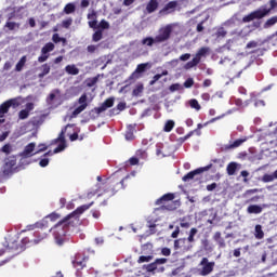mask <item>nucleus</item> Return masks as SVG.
I'll return each instance as SVG.
<instances>
[{
  "label": "nucleus",
  "instance_id": "c9c22d12",
  "mask_svg": "<svg viewBox=\"0 0 277 277\" xmlns=\"http://www.w3.org/2000/svg\"><path fill=\"white\" fill-rule=\"evenodd\" d=\"M144 92V84H137L132 91V96H141Z\"/></svg>",
  "mask_w": 277,
  "mask_h": 277
},
{
  "label": "nucleus",
  "instance_id": "bb28decb",
  "mask_svg": "<svg viewBox=\"0 0 277 277\" xmlns=\"http://www.w3.org/2000/svg\"><path fill=\"white\" fill-rule=\"evenodd\" d=\"M35 237H37V238H35L32 240V243H35V246H36V245L40 243V241H43V239H47V233L41 234L40 232H35Z\"/></svg>",
  "mask_w": 277,
  "mask_h": 277
},
{
  "label": "nucleus",
  "instance_id": "49530a36",
  "mask_svg": "<svg viewBox=\"0 0 277 277\" xmlns=\"http://www.w3.org/2000/svg\"><path fill=\"white\" fill-rule=\"evenodd\" d=\"M224 116H226V114H223L221 116H217V117H214V118L210 119L209 121L203 123V127H208V124H213V122H217V120H222V118H224Z\"/></svg>",
  "mask_w": 277,
  "mask_h": 277
},
{
  "label": "nucleus",
  "instance_id": "7c9ffc66",
  "mask_svg": "<svg viewBox=\"0 0 277 277\" xmlns=\"http://www.w3.org/2000/svg\"><path fill=\"white\" fill-rule=\"evenodd\" d=\"M142 44L146 47H153L154 44H157L156 37H147L142 40Z\"/></svg>",
  "mask_w": 277,
  "mask_h": 277
},
{
  "label": "nucleus",
  "instance_id": "864d4df0",
  "mask_svg": "<svg viewBox=\"0 0 277 277\" xmlns=\"http://www.w3.org/2000/svg\"><path fill=\"white\" fill-rule=\"evenodd\" d=\"M97 29H109V22L102 19L97 26Z\"/></svg>",
  "mask_w": 277,
  "mask_h": 277
},
{
  "label": "nucleus",
  "instance_id": "39448f33",
  "mask_svg": "<svg viewBox=\"0 0 277 277\" xmlns=\"http://www.w3.org/2000/svg\"><path fill=\"white\" fill-rule=\"evenodd\" d=\"M168 263V259L166 258H159L156 259L153 263L145 265L146 272L153 273V272H158V273H163L166 272V267L161 265H166Z\"/></svg>",
  "mask_w": 277,
  "mask_h": 277
},
{
  "label": "nucleus",
  "instance_id": "3c124183",
  "mask_svg": "<svg viewBox=\"0 0 277 277\" xmlns=\"http://www.w3.org/2000/svg\"><path fill=\"white\" fill-rule=\"evenodd\" d=\"M47 217H49V220H51V222H57V220H60L62 217V215H60V213L52 212Z\"/></svg>",
  "mask_w": 277,
  "mask_h": 277
},
{
  "label": "nucleus",
  "instance_id": "5701e85b",
  "mask_svg": "<svg viewBox=\"0 0 277 277\" xmlns=\"http://www.w3.org/2000/svg\"><path fill=\"white\" fill-rule=\"evenodd\" d=\"M254 237L255 239H263V237H265V232H263V226L261 224L255 225Z\"/></svg>",
  "mask_w": 277,
  "mask_h": 277
},
{
  "label": "nucleus",
  "instance_id": "473e14b6",
  "mask_svg": "<svg viewBox=\"0 0 277 277\" xmlns=\"http://www.w3.org/2000/svg\"><path fill=\"white\" fill-rule=\"evenodd\" d=\"M25 64H27V56H22L15 66V70H23V68H25Z\"/></svg>",
  "mask_w": 277,
  "mask_h": 277
},
{
  "label": "nucleus",
  "instance_id": "680f3d73",
  "mask_svg": "<svg viewBox=\"0 0 277 277\" xmlns=\"http://www.w3.org/2000/svg\"><path fill=\"white\" fill-rule=\"evenodd\" d=\"M179 235H181V228L179 226L175 227V229L173 230V233L171 234L172 239H176V237H179Z\"/></svg>",
  "mask_w": 277,
  "mask_h": 277
},
{
  "label": "nucleus",
  "instance_id": "5fc2aeb1",
  "mask_svg": "<svg viewBox=\"0 0 277 277\" xmlns=\"http://www.w3.org/2000/svg\"><path fill=\"white\" fill-rule=\"evenodd\" d=\"M226 30L224 29V27H221L217 29L216 31V37L217 38H226Z\"/></svg>",
  "mask_w": 277,
  "mask_h": 277
},
{
  "label": "nucleus",
  "instance_id": "6e6d98bb",
  "mask_svg": "<svg viewBox=\"0 0 277 277\" xmlns=\"http://www.w3.org/2000/svg\"><path fill=\"white\" fill-rule=\"evenodd\" d=\"M183 85H184V88H187V89L193 88L194 87V78L186 79Z\"/></svg>",
  "mask_w": 277,
  "mask_h": 277
},
{
  "label": "nucleus",
  "instance_id": "72a5a7b5",
  "mask_svg": "<svg viewBox=\"0 0 277 277\" xmlns=\"http://www.w3.org/2000/svg\"><path fill=\"white\" fill-rule=\"evenodd\" d=\"M174 124H175L174 120H168L163 127L164 133H170L172 131V129H174Z\"/></svg>",
  "mask_w": 277,
  "mask_h": 277
},
{
  "label": "nucleus",
  "instance_id": "f03ea898",
  "mask_svg": "<svg viewBox=\"0 0 277 277\" xmlns=\"http://www.w3.org/2000/svg\"><path fill=\"white\" fill-rule=\"evenodd\" d=\"M118 193V188H116V184L114 182H106L102 186L98 187L94 193H89L88 198H92V196H103V194H109V197L116 196Z\"/></svg>",
  "mask_w": 277,
  "mask_h": 277
},
{
  "label": "nucleus",
  "instance_id": "09e8293b",
  "mask_svg": "<svg viewBox=\"0 0 277 277\" xmlns=\"http://www.w3.org/2000/svg\"><path fill=\"white\" fill-rule=\"evenodd\" d=\"M66 127L62 129L58 137L55 140V142H66Z\"/></svg>",
  "mask_w": 277,
  "mask_h": 277
},
{
  "label": "nucleus",
  "instance_id": "412c9836",
  "mask_svg": "<svg viewBox=\"0 0 277 277\" xmlns=\"http://www.w3.org/2000/svg\"><path fill=\"white\" fill-rule=\"evenodd\" d=\"M247 213L249 214H254V215H259L260 213H263V207L259 206V205H250L247 208Z\"/></svg>",
  "mask_w": 277,
  "mask_h": 277
},
{
  "label": "nucleus",
  "instance_id": "13d9d810",
  "mask_svg": "<svg viewBox=\"0 0 277 277\" xmlns=\"http://www.w3.org/2000/svg\"><path fill=\"white\" fill-rule=\"evenodd\" d=\"M180 226L181 228H189V226H192V224L187 221H185V219H180Z\"/></svg>",
  "mask_w": 277,
  "mask_h": 277
},
{
  "label": "nucleus",
  "instance_id": "4be33fe9",
  "mask_svg": "<svg viewBox=\"0 0 277 277\" xmlns=\"http://www.w3.org/2000/svg\"><path fill=\"white\" fill-rule=\"evenodd\" d=\"M159 8V1L157 0H149L146 5V11L148 14H153V12H157V9Z\"/></svg>",
  "mask_w": 277,
  "mask_h": 277
},
{
  "label": "nucleus",
  "instance_id": "2f4dec72",
  "mask_svg": "<svg viewBox=\"0 0 277 277\" xmlns=\"http://www.w3.org/2000/svg\"><path fill=\"white\" fill-rule=\"evenodd\" d=\"M166 75H168V70H164L161 74L155 75L153 80H150L149 85H155L157 81H159L161 77H166Z\"/></svg>",
  "mask_w": 277,
  "mask_h": 277
},
{
  "label": "nucleus",
  "instance_id": "c85d7f7f",
  "mask_svg": "<svg viewBox=\"0 0 277 277\" xmlns=\"http://www.w3.org/2000/svg\"><path fill=\"white\" fill-rule=\"evenodd\" d=\"M54 49H55V44H53V42H48L41 49V53H45L49 55V53H51V51H54Z\"/></svg>",
  "mask_w": 277,
  "mask_h": 277
},
{
  "label": "nucleus",
  "instance_id": "dca6fc26",
  "mask_svg": "<svg viewBox=\"0 0 277 277\" xmlns=\"http://www.w3.org/2000/svg\"><path fill=\"white\" fill-rule=\"evenodd\" d=\"M174 200V194L168 193L164 194L162 197L156 200V205L161 206L166 209V203L167 202H172Z\"/></svg>",
  "mask_w": 277,
  "mask_h": 277
},
{
  "label": "nucleus",
  "instance_id": "1a4fd4ad",
  "mask_svg": "<svg viewBox=\"0 0 277 277\" xmlns=\"http://www.w3.org/2000/svg\"><path fill=\"white\" fill-rule=\"evenodd\" d=\"M14 168H16V156H10L5 159L3 164V174L4 176H10L12 172H14Z\"/></svg>",
  "mask_w": 277,
  "mask_h": 277
},
{
  "label": "nucleus",
  "instance_id": "69168bd1",
  "mask_svg": "<svg viewBox=\"0 0 277 277\" xmlns=\"http://www.w3.org/2000/svg\"><path fill=\"white\" fill-rule=\"evenodd\" d=\"M39 166L41 168H47V166H49V158H43L39 161Z\"/></svg>",
  "mask_w": 277,
  "mask_h": 277
},
{
  "label": "nucleus",
  "instance_id": "f3484780",
  "mask_svg": "<svg viewBox=\"0 0 277 277\" xmlns=\"http://www.w3.org/2000/svg\"><path fill=\"white\" fill-rule=\"evenodd\" d=\"M107 64H111V60H109L107 56H102L95 61V68L105 70V68H107Z\"/></svg>",
  "mask_w": 277,
  "mask_h": 277
},
{
  "label": "nucleus",
  "instance_id": "9b49d317",
  "mask_svg": "<svg viewBox=\"0 0 277 277\" xmlns=\"http://www.w3.org/2000/svg\"><path fill=\"white\" fill-rule=\"evenodd\" d=\"M89 258L83 253H77L72 260V266L76 269H83L88 265Z\"/></svg>",
  "mask_w": 277,
  "mask_h": 277
},
{
  "label": "nucleus",
  "instance_id": "8fccbe9b",
  "mask_svg": "<svg viewBox=\"0 0 277 277\" xmlns=\"http://www.w3.org/2000/svg\"><path fill=\"white\" fill-rule=\"evenodd\" d=\"M202 247L203 250H206L207 252H213V247H211V243L209 242V240H203L202 241Z\"/></svg>",
  "mask_w": 277,
  "mask_h": 277
},
{
  "label": "nucleus",
  "instance_id": "c756f323",
  "mask_svg": "<svg viewBox=\"0 0 277 277\" xmlns=\"http://www.w3.org/2000/svg\"><path fill=\"white\" fill-rule=\"evenodd\" d=\"M186 241V238H180L174 240V250H181V248L185 246Z\"/></svg>",
  "mask_w": 277,
  "mask_h": 277
},
{
  "label": "nucleus",
  "instance_id": "0eeeda50",
  "mask_svg": "<svg viewBox=\"0 0 277 277\" xmlns=\"http://www.w3.org/2000/svg\"><path fill=\"white\" fill-rule=\"evenodd\" d=\"M200 265L202 267L199 269V276H209L215 267V262H209L208 258H202Z\"/></svg>",
  "mask_w": 277,
  "mask_h": 277
},
{
  "label": "nucleus",
  "instance_id": "4468645a",
  "mask_svg": "<svg viewBox=\"0 0 277 277\" xmlns=\"http://www.w3.org/2000/svg\"><path fill=\"white\" fill-rule=\"evenodd\" d=\"M110 107H114V97L107 98L101 106L95 107L94 111L96 114H103V111H107Z\"/></svg>",
  "mask_w": 277,
  "mask_h": 277
},
{
  "label": "nucleus",
  "instance_id": "ddd939ff",
  "mask_svg": "<svg viewBox=\"0 0 277 277\" xmlns=\"http://www.w3.org/2000/svg\"><path fill=\"white\" fill-rule=\"evenodd\" d=\"M176 8H179V1H170L159 11V15L168 16V14L175 12Z\"/></svg>",
  "mask_w": 277,
  "mask_h": 277
},
{
  "label": "nucleus",
  "instance_id": "aec40b11",
  "mask_svg": "<svg viewBox=\"0 0 277 277\" xmlns=\"http://www.w3.org/2000/svg\"><path fill=\"white\" fill-rule=\"evenodd\" d=\"M212 239L217 243L219 248H226V241L222 237L221 232H215Z\"/></svg>",
  "mask_w": 277,
  "mask_h": 277
},
{
  "label": "nucleus",
  "instance_id": "2eb2a0df",
  "mask_svg": "<svg viewBox=\"0 0 277 277\" xmlns=\"http://www.w3.org/2000/svg\"><path fill=\"white\" fill-rule=\"evenodd\" d=\"M34 150H36V143H29L25 146L24 150L21 154V157H23L24 159H28V157H34V155H36Z\"/></svg>",
  "mask_w": 277,
  "mask_h": 277
},
{
  "label": "nucleus",
  "instance_id": "79ce46f5",
  "mask_svg": "<svg viewBox=\"0 0 277 277\" xmlns=\"http://www.w3.org/2000/svg\"><path fill=\"white\" fill-rule=\"evenodd\" d=\"M189 105L192 107V109H196V111H200V103H198V100L193 98L189 101Z\"/></svg>",
  "mask_w": 277,
  "mask_h": 277
},
{
  "label": "nucleus",
  "instance_id": "20e7f679",
  "mask_svg": "<svg viewBox=\"0 0 277 277\" xmlns=\"http://www.w3.org/2000/svg\"><path fill=\"white\" fill-rule=\"evenodd\" d=\"M213 168V163H210L206 167H200L194 171L188 172L186 175H184L182 177V181H184V183H187V181H192L194 179H196V181H198V179H200V174H202V172H209V170H211Z\"/></svg>",
  "mask_w": 277,
  "mask_h": 277
},
{
  "label": "nucleus",
  "instance_id": "a18cd8bd",
  "mask_svg": "<svg viewBox=\"0 0 277 277\" xmlns=\"http://www.w3.org/2000/svg\"><path fill=\"white\" fill-rule=\"evenodd\" d=\"M276 179V176H274L273 174H264L262 177L263 183H272L274 180Z\"/></svg>",
  "mask_w": 277,
  "mask_h": 277
},
{
  "label": "nucleus",
  "instance_id": "a211bd4d",
  "mask_svg": "<svg viewBox=\"0 0 277 277\" xmlns=\"http://www.w3.org/2000/svg\"><path fill=\"white\" fill-rule=\"evenodd\" d=\"M135 127H137V126L136 124H130V126L127 127L124 137L128 142H133V140H135Z\"/></svg>",
  "mask_w": 277,
  "mask_h": 277
},
{
  "label": "nucleus",
  "instance_id": "cd10ccee",
  "mask_svg": "<svg viewBox=\"0 0 277 277\" xmlns=\"http://www.w3.org/2000/svg\"><path fill=\"white\" fill-rule=\"evenodd\" d=\"M227 174L228 176H234L235 172H237V163L236 162H229L227 164Z\"/></svg>",
  "mask_w": 277,
  "mask_h": 277
},
{
  "label": "nucleus",
  "instance_id": "f257e3e1",
  "mask_svg": "<svg viewBox=\"0 0 277 277\" xmlns=\"http://www.w3.org/2000/svg\"><path fill=\"white\" fill-rule=\"evenodd\" d=\"M94 206V201H91L89 205H82L78 207L75 211L69 213L67 216H65L63 220H61L54 228H60L62 226L64 233H66V229L68 226H75V222H79V216L83 215L88 209Z\"/></svg>",
  "mask_w": 277,
  "mask_h": 277
},
{
  "label": "nucleus",
  "instance_id": "6e6552de",
  "mask_svg": "<svg viewBox=\"0 0 277 277\" xmlns=\"http://www.w3.org/2000/svg\"><path fill=\"white\" fill-rule=\"evenodd\" d=\"M78 103H79V106L77 108H75V110L71 113V118H77L79 116V114H81L82 111H85V109H88V95L82 94L78 98Z\"/></svg>",
  "mask_w": 277,
  "mask_h": 277
},
{
  "label": "nucleus",
  "instance_id": "7ed1b4c3",
  "mask_svg": "<svg viewBox=\"0 0 277 277\" xmlns=\"http://www.w3.org/2000/svg\"><path fill=\"white\" fill-rule=\"evenodd\" d=\"M209 51H211V49L203 47L200 48L196 55L193 57L192 61H189L184 68H186V70H189L196 66H198L202 60V57H207V55H209Z\"/></svg>",
  "mask_w": 277,
  "mask_h": 277
},
{
  "label": "nucleus",
  "instance_id": "4c0bfd02",
  "mask_svg": "<svg viewBox=\"0 0 277 277\" xmlns=\"http://www.w3.org/2000/svg\"><path fill=\"white\" fill-rule=\"evenodd\" d=\"M135 155L137 159H148V153L145 149H137Z\"/></svg>",
  "mask_w": 277,
  "mask_h": 277
},
{
  "label": "nucleus",
  "instance_id": "de8ad7c7",
  "mask_svg": "<svg viewBox=\"0 0 277 277\" xmlns=\"http://www.w3.org/2000/svg\"><path fill=\"white\" fill-rule=\"evenodd\" d=\"M27 118H29V113H28V110L22 109V110L18 113V119H19V120H27Z\"/></svg>",
  "mask_w": 277,
  "mask_h": 277
},
{
  "label": "nucleus",
  "instance_id": "37998d69",
  "mask_svg": "<svg viewBox=\"0 0 277 277\" xmlns=\"http://www.w3.org/2000/svg\"><path fill=\"white\" fill-rule=\"evenodd\" d=\"M76 6L72 3H67L64 8V13L65 14H72L75 12Z\"/></svg>",
  "mask_w": 277,
  "mask_h": 277
},
{
  "label": "nucleus",
  "instance_id": "603ef678",
  "mask_svg": "<svg viewBox=\"0 0 277 277\" xmlns=\"http://www.w3.org/2000/svg\"><path fill=\"white\" fill-rule=\"evenodd\" d=\"M66 148V142H60L56 148H54V154L62 153V150H65Z\"/></svg>",
  "mask_w": 277,
  "mask_h": 277
},
{
  "label": "nucleus",
  "instance_id": "ea45409f",
  "mask_svg": "<svg viewBox=\"0 0 277 277\" xmlns=\"http://www.w3.org/2000/svg\"><path fill=\"white\" fill-rule=\"evenodd\" d=\"M0 153H4V155H10V153H12V144L10 143L4 144L1 147Z\"/></svg>",
  "mask_w": 277,
  "mask_h": 277
},
{
  "label": "nucleus",
  "instance_id": "4d7b16f0",
  "mask_svg": "<svg viewBox=\"0 0 277 277\" xmlns=\"http://www.w3.org/2000/svg\"><path fill=\"white\" fill-rule=\"evenodd\" d=\"M169 90H170L171 92H176V90H183V87H182L181 84H179V83H174V84H171V85L169 87Z\"/></svg>",
  "mask_w": 277,
  "mask_h": 277
},
{
  "label": "nucleus",
  "instance_id": "f704fd0d",
  "mask_svg": "<svg viewBox=\"0 0 277 277\" xmlns=\"http://www.w3.org/2000/svg\"><path fill=\"white\" fill-rule=\"evenodd\" d=\"M277 23V16H273L268 18L264 24V29H268V27H274Z\"/></svg>",
  "mask_w": 277,
  "mask_h": 277
},
{
  "label": "nucleus",
  "instance_id": "b1692460",
  "mask_svg": "<svg viewBox=\"0 0 277 277\" xmlns=\"http://www.w3.org/2000/svg\"><path fill=\"white\" fill-rule=\"evenodd\" d=\"M156 155L157 157H168V154L166 153V149H163V143H158L156 145Z\"/></svg>",
  "mask_w": 277,
  "mask_h": 277
},
{
  "label": "nucleus",
  "instance_id": "58836bf2",
  "mask_svg": "<svg viewBox=\"0 0 277 277\" xmlns=\"http://www.w3.org/2000/svg\"><path fill=\"white\" fill-rule=\"evenodd\" d=\"M52 40L55 44L60 43V42H63V44H66V38L64 37H60V34H54L52 36Z\"/></svg>",
  "mask_w": 277,
  "mask_h": 277
},
{
  "label": "nucleus",
  "instance_id": "6ab92c4d",
  "mask_svg": "<svg viewBox=\"0 0 277 277\" xmlns=\"http://www.w3.org/2000/svg\"><path fill=\"white\" fill-rule=\"evenodd\" d=\"M202 127H207V126H205L202 123H198L197 129L188 132L185 136L181 137L180 142H182V143L187 142V140H189V137H192L194 135V133H197L198 135H201L200 129H202Z\"/></svg>",
  "mask_w": 277,
  "mask_h": 277
},
{
  "label": "nucleus",
  "instance_id": "e433bc0d",
  "mask_svg": "<svg viewBox=\"0 0 277 277\" xmlns=\"http://www.w3.org/2000/svg\"><path fill=\"white\" fill-rule=\"evenodd\" d=\"M103 40V30H96L92 36L93 42H101Z\"/></svg>",
  "mask_w": 277,
  "mask_h": 277
},
{
  "label": "nucleus",
  "instance_id": "f8f14e48",
  "mask_svg": "<svg viewBox=\"0 0 277 277\" xmlns=\"http://www.w3.org/2000/svg\"><path fill=\"white\" fill-rule=\"evenodd\" d=\"M10 107H13V109H16L18 107V101L16 98H11L9 101L3 102L0 105V118H3L8 111H10Z\"/></svg>",
  "mask_w": 277,
  "mask_h": 277
},
{
  "label": "nucleus",
  "instance_id": "9d476101",
  "mask_svg": "<svg viewBox=\"0 0 277 277\" xmlns=\"http://www.w3.org/2000/svg\"><path fill=\"white\" fill-rule=\"evenodd\" d=\"M170 36H172V26L168 25L161 28L159 34L155 37L156 43L167 42V40H170Z\"/></svg>",
  "mask_w": 277,
  "mask_h": 277
},
{
  "label": "nucleus",
  "instance_id": "774afa93",
  "mask_svg": "<svg viewBox=\"0 0 277 277\" xmlns=\"http://www.w3.org/2000/svg\"><path fill=\"white\" fill-rule=\"evenodd\" d=\"M47 145L44 144H39V150L35 151V155H38L40 153H44V150H47Z\"/></svg>",
  "mask_w": 277,
  "mask_h": 277
},
{
  "label": "nucleus",
  "instance_id": "a19ab883",
  "mask_svg": "<svg viewBox=\"0 0 277 277\" xmlns=\"http://www.w3.org/2000/svg\"><path fill=\"white\" fill-rule=\"evenodd\" d=\"M153 261V255H141L137 260V263H150Z\"/></svg>",
  "mask_w": 277,
  "mask_h": 277
},
{
  "label": "nucleus",
  "instance_id": "338daca9",
  "mask_svg": "<svg viewBox=\"0 0 277 277\" xmlns=\"http://www.w3.org/2000/svg\"><path fill=\"white\" fill-rule=\"evenodd\" d=\"M47 60H49V54L47 53H42L41 56L38 57V62L40 63L47 62Z\"/></svg>",
  "mask_w": 277,
  "mask_h": 277
},
{
  "label": "nucleus",
  "instance_id": "052dcab7",
  "mask_svg": "<svg viewBox=\"0 0 277 277\" xmlns=\"http://www.w3.org/2000/svg\"><path fill=\"white\" fill-rule=\"evenodd\" d=\"M62 25L65 29H68L70 27V25H72V18L63 21Z\"/></svg>",
  "mask_w": 277,
  "mask_h": 277
},
{
  "label": "nucleus",
  "instance_id": "a878e982",
  "mask_svg": "<svg viewBox=\"0 0 277 277\" xmlns=\"http://www.w3.org/2000/svg\"><path fill=\"white\" fill-rule=\"evenodd\" d=\"M98 77H101V75L85 79L84 83H85L87 88H94V85H96V83H98Z\"/></svg>",
  "mask_w": 277,
  "mask_h": 277
},
{
  "label": "nucleus",
  "instance_id": "c03bdc74",
  "mask_svg": "<svg viewBox=\"0 0 277 277\" xmlns=\"http://www.w3.org/2000/svg\"><path fill=\"white\" fill-rule=\"evenodd\" d=\"M243 142H246V138H238V140L234 141L233 144H230L228 146V148H239V146H241V144H243Z\"/></svg>",
  "mask_w": 277,
  "mask_h": 277
},
{
  "label": "nucleus",
  "instance_id": "e2e57ef3",
  "mask_svg": "<svg viewBox=\"0 0 277 277\" xmlns=\"http://www.w3.org/2000/svg\"><path fill=\"white\" fill-rule=\"evenodd\" d=\"M258 47H259V42L250 41L249 43H247L246 49H256Z\"/></svg>",
  "mask_w": 277,
  "mask_h": 277
},
{
  "label": "nucleus",
  "instance_id": "bf43d9fd",
  "mask_svg": "<svg viewBox=\"0 0 277 277\" xmlns=\"http://www.w3.org/2000/svg\"><path fill=\"white\" fill-rule=\"evenodd\" d=\"M161 254L162 256H170L172 254V250H170L168 247H164L161 249Z\"/></svg>",
  "mask_w": 277,
  "mask_h": 277
},
{
  "label": "nucleus",
  "instance_id": "393cba45",
  "mask_svg": "<svg viewBox=\"0 0 277 277\" xmlns=\"http://www.w3.org/2000/svg\"><path fill=\"white\" fill-rule=\"evenodd\" d=\"M4 29H8L9 31H14V29H21V24L8 21L4 24Z\"/></svg>",
  "mask_w": 277,
  "mask_h": 277
},
{
  "label": "nucleus",
  "instance_id": "423d86ee",
  "mask_svg": "<svg viewBox=\"0 0 277 277\" xmlns=\"http://www.w3.org/2000/svg\"><path fill=\"white\" fill-rule=\"evenodd\" d=\"M271 10L268 9H260L256 11L251 12L250 14L246 15L245 17H242V23H252V21L254 19H261V18H265V16H267V14H269Z\"/></svg>",
  "mask_w": 277,
  "mask_h": 277
},
{
  "label": "nucleus",
  "instance_id": "0e129e2a",
  "mask_svg": "<svg viewBox=\"0 0 277 277\" xmlns=\"http://www.w3.org/2000/svg\"><path fill=\"white\" fill-rule=\"evenodd\" d=\"M129 163H130V166H137V163H140V158L132 157L129 159Z\"/></svg>",
  "mask_w": 277,
  "mask_h": 277
}]
</instances>
